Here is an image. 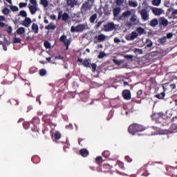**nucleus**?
Listing matches in <instances>:
<instances>
[{"label": "nucleus", "instance_id": "f257e3e1", "mask_svg": "<svg viewBox=\"0 0 177 177\" xmlns=\"http://www.w3.org/2000/svg\"><path fill=\"white\" fill-rule=\"evenodd\" d=\"M93 0H86L83 2L80 8V12L83 16H86V15H89L91 9H92V6H93Z\"/></svg>", "mask_w": 177, "mask_h": 177}, {"label": "nucleus", "instance_id": "f03ea898", "mask_svg": "<svg viewBox=\"0 0 177 177\" xmlns=\"http://www.w3.org/2000/svg\"><path fill=\"white\" fill-rule=\"evenodd\" d=\"M142 131H145L143 126L137 124H131L129 127V132L131 135H135V132H142Z\"/></svg>", "mask_w": 177, "mask_h": 177}, {"label": "nucleus", "instance_id": "7ed1b4c3", "mask_svg": "<svg viewBox=\"0 0 177 177\" xmlns=\"http://www.w3.org/2000/svg\"><path fill=\"white\" fill-rule=\"evenodd\" d=\"M30 3L31 5H28V9L31 13V15H35L37 12H38V3L37 2V0H29Z\"/></svg>", "mask_w": 177, "mask_h": 177}, {"label": "nucleus", "instance_id": "20e7f679", "mask_svg": "<svg viewBox=\"0 0 177 177\" xmlns=\"http://www.w3.org/2000/svg\"><path fill=\"white\" fill-rule=\"evenodd\" d=\"M84 30H86V26L84 24H79L76 26H71V32H82Z\"/></svg>", "mask_w": 177, "mask_h": 177}, {"label": "nucleus", "instance_id": "39448f33", "mask_svg": "<svg viewBox=\"0 0 177 177\" xmlns=\"http://www.w3.org/2000/svg\"><path fill=\"white\" fill-rule=\"evenodd\" d=\"M30 136L32 139H38V137L39 136V128H38V126L31 128Z\"/></svg>", "mask_w": 177, "mask_h": 177}, {"label": "nucleus", "instance_id": "423d86ee", "mask_svg": "<svg viewBox=\"0 0 177 177\" xmlns=\"http://www.w3.org/2000/svg\"><path fill=\"white\" fill-rule=\"evenodd\" d=\"M138 13H140L141 18L144 21H147L149 20L150 15H149V12L147 11V9L144 8L138 11Z\"/></svg>", "mask_w": 177, "mask_h": 177}, {"label": "nucleus", "instance_id": "0eeeda50", "mask_svg": "<svg viewBox=\"0 0 177 177\" xmlns=\"http://www.w3.org/2000/svg\"><path fill=\"white\" fill-rule=\"evenodd\" d=\"M60 19H62V20H63V21H67V20H68V19H70V15H68V14L67 12H64L63 14V11L61 10L59 12L58 17H57L58 20H60Z\"/></svg>", "mask_w": 177, "mask_h": 177}, {"label": "nucleus", "instance_id": "6e6552de", "mask_svg": "<svg viewBox=\"0 0 177 177\" xmlns=\"http://www.w3.org/2000/svg\"><path fill=\"white\" fill-rule=\"evenodd\" d=\"M79 96L82 102H86L89 97V92L86 91H82L79 94Z\"/></svg>", "mask_w": 177, "mask_h": 177}, {"label": "nucleus", "instance_id": "1a4fd4ad", "mask_svg": "<svg viewBox=\"0 0 177 177\" xmlns=\"http://www.w3.org/2000/svg\"><path fill=\"white\" fill-rule=\"evenodd\" d=\"M138 37H139L138 32H132L131 34H129V35H127L126 37V39H127V41H133V39H136V38H138Z\"/></svg>", "mask_w": 177, "mask_h": 177}, {"label": "nucleus", "instance_id": "9d476101", "mask_svg": "<svg viewBox=\"0 0 177 177\" xmlns=\"http://www.w3.org/2000/svg\"><path fill=\"white\" fill-rule=\"evenodd\" d=\"M151 10L152 13H153L155 16H161V15H162V12H164V10H162V8H152Z\"/></svg>", "mask_w": 177, "mask_h": 177}, {"label": "nucleus", "instance_id": "9b49d317", "mask_svg": "<svg viewBox=\"0 0 177 177\" xmlns=\"http://www.w3.org/2000/svg\"><path fill=\"white\" fill-rule=\"evenodd\" d=\"M132 15V12L129 10H127L122 13V16L117 19V20H125L127 17H129Z\"/></svg>", "mask_w": 177, "mask_h": 177}, {"label": "nucleus", "instance_id": "f8f14e48", "mask_svg": "<svg viewBox=\"0 0 177 177\" xmlns=\"http://www.w3.org/2000/svg\"><path fill=\"white\" fill-rule=\"evenodd\" d=\"M104 13L106 16H109L110 15V13H111V8H110L107 2L105 3L104 6Z\"/></svg>", "mask_w": 177, "mask_h": 177}, {"label": "nucleus", "instance_id": "ddd939ff", "mask_svg": "<svg viewBox=\"0 0 177 177\" xmlns=\"http://www.w3.org/2000/svg\"><path fill=\"white\" fill-rule=\"evenodd\" d=\"M43 121L46 122V124H48L50 125L52 124V115H45L43 118Z\"/></svg>", "mask_w": 177, "mask_h": 177}, {"label": "nucleus", "instance_id": "4468645a", "mask_svg": "<svg viewBox=\"0 0 177 177\" xmlns=\"http://www.w3.org/2000/svg\"><path fill=\"white\" fill-rule=\"evenodd\" d=\"M78 1L77 0H66V5L68 8H74L75 5H77Z\"/></svg>", "mask_w": 177, "mask_h": 177}, {"label": "nucleus", "instance_id": "2eb2a0df", "mask_svg": "<svg viewBox=\"0 0 177 177\" xmlns=\"http://www.w3.org/2000/svg\"><path fill=\"white\" fill-rule=\"evenodd\" d=\"M122 95L124 99H125V100H131V91H129V90L123 91Z\"/></svg>", "mask_w": 177, "mask_h": 177}, {"label": "nucleus", "instance_id": "dca6fc26", "mask_svg": "<svg viewBox=\"0 0 177 177\" xmlns=\"http://www.w3.org/2000/svg\"><path fill=\"white\" fill-rule=\"evenodd\" d=\"M158 21L160 26H162L163 27H167V26H168V20L165 19V17L159 18Z\"/></svg>", "mask_w": 177, "mask_h": 177}, {"label": "nucleus", "instance_id": "f3484780", "mask_svg": "<svg viewBox=\"0 0 177 177\" xmlns=\"http://www.w3.org/2000/svg\"><path fill=\"white\" fill-rule=\"evenodd\" d=\"M31 19L26 18L22 21V26H24V27L28 28L30 26H31Z\"/></svg>", "mask_w": 177, "mask_h": 177}, {"label": "nucleus", "instance_id": "a211bd4d", "mask_svg": "<svg viewBox=\"0 0 177 177\" xmlns=\"http://www.w3.org/2000/svg\"><path fill=\"white\" fill-rule=\"evenodd\" d=\"M80 154L82 157H88L89 155V151L86 149H82L80 150Z\"/></svg>", "mask_w": 177, "mask_h": 177}, {"label": "nucleus", "instance_id": "6ab92c4d", "mask_svg": "<svg viewBox=\"0 0 177 177\" xmlns=\"http://www.w3.org/2000/svg\"><path fill=\"white\" fill-rule=\"evenodd\" d=\"M31 122L33 124V128H35V127H38V125H39V122H40L39 118H33Z\"/></svg>", "mask_w": 177, "mask_h": 177}, {"label": "nucleus", "instance_id": "aec40b11", "mask_svg": "<svg viewBox=\"0 0 177 177\" xmlns=\"http://www.w3.org/2000/svg\"><path fill=\"white\" fill-rule=\"evenodd\" d=\"M130 21L133 24H139V19H138V16L136 15H133L131 16V18L130 19Z\"/></svg>", "mask_w": 177, "mask_h": 177}, {"label": "nucleus", "instance_id": "412c9836", "mask_svg": "<svg viewBox=\"0 0 177 177\" xmlns=\"http://www.w3.org/2000/svg\"><path fill=\"white\" fill-rule=\"evenodd\" d=\"M82 65H83L84 67L91 68V59H84V60L83 61V62H82Z\"/></svg>", "mask_w": 177, "mask_h": 177}, {"label": "nucleus", "instance_id": "4be33fe9", "mask_svg": "<svg viewBox=\"0 0 177 177\" xmlns=\"http://www.w3.org/2000/svg\"><path fill=\"white\" fill-rule=\"evenodd\" d=\"M158 22L159 21L158 19H153L150 21L149 25L151 26V27H156L158 26Z\"/></svg>", "mask_w": 177, "mask_h": 177}, {"label": "nucleus", "instance_id": "5701e85b", "mask_svg": "<svg viewBox=\"0 0 177 177\" xmlns=\"http://www.w3.org/2000/svg\"><path fill=\"white\" fill-rule=\"evenodd\" d=\"M137 33H138V35H143V34H146V30H145V28H142V27H138L136 29Z\"/></svg>", "mask_w": 177, "mask_h": 177}, {"label": "nucleus", "instance_id": "b1692460", "mask_svg": "<svg viewBox=\"0 0 177 177\" xmlns=\"http://www.w3.org/2000/svg\"><path fill=\"white\" fill-rule=\"evenodd\" d=\"M104 31H111V22L108 23L107 24L104 25Z\"/></svg>", "mask_w": 177, "mask_h": 177}, {"label": "nucleus", "instance_id": "393cba45", "mask_svg": "<svg viewBox=\"0 0 177 177\" xmlns=\"http://www.w3.org/2000/svg\"><path fill=\"white\" fill-rule=\"evenodd\" d=\"M39 28H38V25L37 24H32V30L35 34H38Z\"/></svg>", "mask_w": 177, "mask_h": 177}, {"label": "nucleus", "instance_id": "a878e982", "mask_svg": "<svg viewBox=\"0 0 177 177\" xmlns=\"http://www.w3.org/2000/svg\"><path fill=\"white\" fill-rule=\"evenodd\" d=\"M120 13H121V8L120 7H116L113 9V15L115 17H117Z\"/></svg>", "mask_w": 177, "mask_h": 177}, {"label": "nucleus", "instance_id": "bb28decb", "mask_svg": "<svg viewBox=\"0 0 177 177\" xmlns=\"http://www.w3.org/2000/svg\"><path fill=\"white\" fill-rule=\"evenodd\" d=\"M17 34L21 35V34H26V28L20 27L17 30Z\"/></svg>", "mask_w": 177, "mask_h": 177}, {"label": "nucleus", "instance_id": "cd10ccee", "mask_svg": "<svg viewBox=\"0 0 177 177\" xmlns=\"http://www.w3.org/2000/svg\"><path fill=\"white\" fill-rule=\"evenodd\" d=\"M129 6L131 8H137L138 6V1H133L132 0L129 1Z\"/></svg>", "mask_w": 177, "mask_h": 177}, {"label": "nucleus", "instance_id": "c85d7f7f", "mask_svg": "<svg viewBox=\"0 0 177 177\" xmlns=\"http://www.w3.org/2000/svg\"><path fill=\"white\" fill-rule=\"evenodd\" d=\"M96 19H97V14H93V15H91L89 18V21L90 23H95V21L96 20Z\"/></svg>", "mask_w": 177, "mask_h": 177}, {"label": "nucleus", "instance_id": "c756f323", "mask_svg": "<svg viewBox=\"0 0 177 177\" xmlns=\"http://www.w3.org/2000/svg\"><path fill=\"white\" fill-rule=\"evenodd\" d=\"M56 28V26L53 24V23H50L48 26L45 27L46 30H55Z\"/></svg>", "mask_w": 177, "mask_h": 177}, {"label": "nucleus", "instance_id": "7c9ffc66", "mask_svg": "<svg viewBox=\"0 0 177 177\" xmlns=\"http://www.w3.org/2000/svg\"><path fill=\"white\" fill-rule=\"evenodd\" d=\"M106 39V35L103 34H100L97 37V41L98 42H103Z\"/></svg>", "mask_w": 177, "mask_h": 177}, {"label": "nucleus", "instance_id": "2f4dec72", "mask_svg": "<svg viewBox=\"0 0 177 177\" xmlns=\"http://www.w3.org/2000/svg\"><path fill=\"white\" fill-rule=\"evenodd\" d=\"M145 45H147V48H151V46H153V42L150 39H147Z\"/></svg>", "mask_w": 177, "mask_h": 177}, {"label": "nucleus", "instance_id": "473e14b6", "mask_svg": "<svg viewBox=\"0 0 177 177\" xmlns=\"http://www.w3.org/2000/svg\"><path fill=\"white\" fill-rule=\"evenodd\" d=\"M103 161H104V160H103V158H102V156H97L95 158V162L98 164V165H100V164H102Z\"/></svg>", "mask_w": 177, "mask_h": 177}, {"label": "nucleus", "instance_id": "72a5a7b5", "mask_svg": "<svg viewBox=\"0 0 177 177\" xmlns=\"http://www.w3.org/2000/svg\"><path fill=\"white\" fill-rule=\"evenodd\" d=\"M151 3L153 6H160L161 5V0H152Z\"/></svg>", "mask_w": 177, "mask_h": 177}, {"label": "nucleus", "instance_id": "f704fd0d", "mask_svg": "<svg viewBox=\"0 0 177 177\" xmlns=\"http://www.w3.org/2000/svg\"><path fill=\"white\" fill-rule=\"evenodd\" d=\"M54 138H55V140H59V139H60V138H62V134H60V132H59V131H55L54 133Z\"/></svg>", "mask_w": 177, "mask_h": 177}, {"label": "nucleus", "instance_id": "c9c22d12", "mask_svg": "<svg viewBox=\"0 0 177 177\" xmlns=\"http://www.w3.org/2000/svg\"><path fill=\"white\" fill-rule=\"evenodd\" d=\"M40 3L41 5H43L44 8H48V6L49 5V1H48V0H41Z\"/></svg>", "mask_w": 177, "mask_h": 177}, {"label": "nucleus", "instance_id": "e433bc0d", "mask_svg": "<svg viewBox=\"0 0 177 177\" xmlns=\"http://www.w3.org/2000/svg\"><path fill=\"white\" fill-rule=\"evenodd\" d=\"M1 21H5V17L0 15V27L3 28L5 27V23Z\"/></svg>", "mask_w": 177, "mask_h": 177}, {"label": "nucleus", "instance_id": "4c0bfd02", "mask_svg": "<svg viewBox=\"0 0 177 177\" xmlns=\"http://www.w3.org/2000/svg\"><path fill=\"white\" fill-rule=\"evenodd\" d=\"M18 16H21V17H26L27 18V12L26 10H21L19 13L18 14Z\"/></svg>", "mask_w": 177, "mask_h": 177}, {"label": "nucleus", "instance_id": "58836bf2", "mask_svg": "<svg viewBox=\"0 0 177 177\" xmlns=\"http://www.w3.org/2000/svg\"><path fill=\"white\" fill-rule=\"evenodd\" d=\"M158 41L160 42L161 45H164V44L167 42V37H161L158 39Z\"/></svg>", "mask_w": 177, "mask_h": 177}, {"label": "nucleus", "instance_id": "ea45409f", "mask_svg": "<svg viewBox=\"0 0 177 177\" xmlns=\"http://www.w3.org/2000/svg\"><path fill=\"white\" fill-rule=\"evenodd\" d=\"M156 97H157V99H163L164 97H165V93L162 92L160 94H157L155 95Z\"/></svg>", "mask_w": 177, "mask_h": 177}, {"label": "nucleus", "instance_id": "a19ab883", "mask_svg": "<svg viewBox=\"0 0 177 177\" xmlns=\"http://www.w3.org/2000/svg\"><path fill=\"white\" fill-rule=\"evenodd\" d=\"M103 168L104 169H108V170H104V172H109L110 171V169L111 168V166L108 164L103 165Z\"/></svg>", "mask_w": 177, "mask_h": 177}, {"label": "nucleus", "instance_id": "79ce46f5", "mask_svg": "<svg viewBox=\"0 0 177 177\" xmlns=\"http://www.w3.org/2000/svg\"><path fill=\"white\" fill-rule=\"evenodd\" d=\"M39 74L41 77L46 75V70L42 68L39 71Z\"/></svg>", "mask_w": 177, "mask_h": 177}, {"label": "nucleus", "instance_id": "37998d69", "mask_svg": "<svg viewBox=\"0 0 177 177\" xmlns=\"http://www.w3.org/2000/svg\"><path fill=\"white\" fill-rule=\"evenodd\" d=\"M90 67L92 68L93 73H95L96 72V68L97 67V65L96 64H95V63H93L92 64H90Z\"/></svg>", "mask_w": 177, "mask_h": 177}, {"label": "nucleus", "instance_id": "c03bdc74", "mask_svg": "<svg viewBox=\"0 0 177 177\" xmlns=\"http://www.w3.org/2000/svg\"><path fill=\"white\" fill-rule=\"evenodd\" d=\"M102 156L103 157H104V158H109V157H110V151H105L102 153Z\"/></svg>", "mask_w": 177, "mask_h": 177}, {"label": "nucleus", "instance_id": "a18cd8bd", "mask_svg": "<svg viewBox=\"0 0 177 177\" xmlns=\"http://www.w3.org/2000/svg\"><path fill=\"white\" fill-rule=\"evenodd\" d=\"M10 8L11 9L12 12H19V8L16 6H10Z\"/></svg>", "mask_w": 177, "mask_h": 177}, {"label": "nucleus", "instance_id": "49530a36", "mask_svg": "<svg viewBox=\"0 0 177 177\" xmlns=\"http://www.w3.org/2000/svg\"><path fill=\"white\" fill-rule=\"evenodd\" d=\"M44 48H46V49L50 48V43H49V41H44Z\"/></svg>", "mask_w": 177, "mask_h": 177}, {"label": "nucleus", "instance_id": "de8ad7c7", "mask_svg": "<svg viewBox=\"0 0 177 177\" xmlns=\"http://www.w3.org/2000/svg\"><path fill=\"white\" fill-rule=\"evenodd\" d=\"M2 12L3 15H8L9 13H10V10H9L8 8H5L3 9Z\"/></svg>", "mask_w": 177, "mask_h": 177}, {"label": "nucleus", "instance_id": "09e8293b", "mask_svg": "<svg viewBox=\"0 0 177 177\" xmlns=\"http://www.w3.org/2000/svg\"><path fill=\"white\" fill-rule=\"evenodd\" d=\"M113 60L114 63L115 64H117L118 66H120V64H122V63H124V61H122V60L118 61V59H113Z\"/></svg>", "mask_w": 177, "mask_h": 177}, {"label": "nucleus", "instance_id": "8fccbe9b", "mask_svg": "<svg viewBox=\"0 0 177 177\" xmlns=\"http://www.w3.org/2000/svg\"><path fill=\"white\" fill-rule=\"evenodd\" d=\"M66 39H67V36L66 35H62L61 37H60V38H59V41H61V42H64L65 41H66Z\"/></svg>", "mask_w": 177, "mask_h": 177}, {"label": "nucleus", "instance_id": "3c124183", "mask_svg": "<svg viewBox=\"0 0 177 177\" xmlns=\"http://www.w3.org/2000/svg\"><path fill=\"white\" fill-rule=\"evenodd\" d=\"M116 5H118V6H121V5H122V3H124V0H115Z\"/></svg>", "mask_w": 177, "mask_h": 177}, {"label": "nucleus", "instance_id": "603ef678", "mask_svg": "<svg viewBox=\"0 0 177 177\" xmlns=\"http://www.w3.org/2000/svg\"><path fill=\"white\" fill-rule=\"evenodd\" d=\"M21 42V39L19 37L14 38V44H20Z\"/></svg>", "mask_w": 177, "mask_h": 177}, {"label": "nucleus", "instance_id": "864d4df0", "mask_svg": "<svg viewBox=\"0 0 177 177\" xmlns=\"http://www.w3.org/2000/svg\"><path fill=\"white\" fill-rule=\"evenodd\" d=\"M134 52H135V53H140V55L143 54V50L140 48H134Z\"/></svg>", "mask_w": 177, "mask_h": 177}, {"label": "nucleus", "instance_id": "5fc2aeb1", "mask_svg": "<svg viewBox=\"0 0 177 177\" xmlns=\"http://www.w3.org/2000/svg\"><path fill=\"white\" fill-rule=\"evenodd\" d=\"M49 133V129L48 127H45L44 129L42 130L43 135H46Z\"/></svg>", "mask_w": 177, "mask_h": 177}, {"label": "nucleus", "instance_id": "6e6d98bb", "mask_svg": "<svg viewBox=\"0 0 177 177\" xmlns=\"http://www.w3.org/2000/svg\"><path fill=\"white\" fill-rule=\"evenodd\" d=\"M106 56V54L103 52H100L98 55V59H103Z\"/></svg>", "mask_w": 177, "mask_h": 177}, {"label": "nucleus", "instance_id": "4d7b16f0", "mask_svg": "<svg viewBox=\"0 0 177 177\" xmlns=\"http://www.w3.org/2000/svg\"><path fill=\"white\" fill-rule=\"evenodd\" d=\"M23 126L25 129H28L30 128V123L28 122H25L23 124Z\"/></svg>", "mask_w": 177, "mask_h": 177}, {"label": "nucleus", "instance_id": "13d9d810", "mask_svg": "<svg viewBox=\"0 0 177 177\" xmlns=\"http://www.w3.org/2000/svg\"><path fill=\"white\" fill-rule=\"evenodd\" d=\"M6 31L8 34H12V32L13 31L12 26H8L6 29Z\"/></svg>", "mask_w": 177, "mask_h": 177}, {"label": "nucleus", "instance_id": "bf43d9fd", "mask_svg": "<svg viewBox=\"0 0 177 177\" xmlns=\"http://www.w3.org/2000/svg\"><path fill=\"white\" fill-rule=\"evenodd\" d=\"M19 6L20 9H21V8H26V6H27V3H19Z\"/></svg>", "mask_w": 177, "mask_h": 177}, {"label": "nucleus", "instance_id": "052dcab7", "mask_svg": "<svg viewBox=\"0 0 177 177\" xmlns=\"http://www.w3.org/2000/svg\"><path fill=\"white\" fill-rule=\"evenodd\" d=\"M64 44L65 45V46H70V44H71V41H70V40H65L64 41Z\"/></svg>", "mask_w": 177, "mask_h": 177}, {"label": "nucleus", "instance_id": "680f3d73", "mask_svg": "<svg viewBox=\"0 0 177 177\" xmlns=\"http://www.w3.org/2000/svg\"><path fill=\"white\" fill-rule=\"evenodd\" d=\"M102 24H103V21H100L95 26V28H99V27H100V26H102Z\"/></svg>", "mask_w": 177, "mask_h": 177}, {"label": "nucleus", "instance_id": "e2e57ef3", "mask_svg": "<svg viewBox=\"0 0 177 177\" xmlns=\"http://www.w3.org/2000/svg\"><path fill=\"white\" fill-rule=\"evenodd\" d=\"M97 12L98 13L100 17H102V15H103V12L102 11V8H99L97 10Z\"/></svg>", "mask_w": 177, "mask_h": 177}, {"label": "nucleus", "instance_id": "0e129e2a", "mask_svg": "<svg viewBox=\"0 0 177 177\" xmlns=\"http://www.w3.org/2000/svg\"><path fill=\"white\" fill-rule=\"evenodd\" d=\"M124 57H125V59H133V55H124Z\"/></svg>", "mask_w": 177, "mask_h": 177}, {"label": "nucleus", "instance_id": "69168bd1", "mask_svg": "<svg viewBox=\"0 0 177 177\" xmlns=\"http://www.w3.org/2000/svg\"><path fill=\"white\" fill-rule=\"evenodd\" d=\"M12 103H15V106H19V101L17 100H12Z\"/></svg>", "mask_w": 177, "mask_h": 177}, {"label": "nucleus", "instance_id": "338daca9", "mask_svg": "<svg viewBox=\"0 0 177 177\" xmlns=\"http://www.w3.org/2000/svg\"><path fill=\"white\" fill-rule=\"evenodd\" d=\"M172 37H174V35L172 33H168L167 35V38H168V39H171V38H172Z\"/></svg>", "mask_w": 177, "mask_h": 177}, {"label": "nucleus", "instance_id": "774afa93", "mask_svg": "<svg viewBox=\"0 0 177 177\" xmlns=\"http://www.w3.org/2000/svg\"><path fill=\"white\" fill-rule=\"evenodd\" d=\"M59 110H62V108H60V107H59V106H55V113H56V114H57V111H59Z\"/></svg>", "mask_w": 177, "mask_h": 177}]
</instances>
